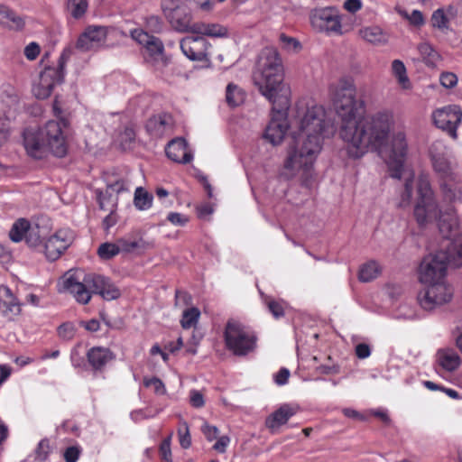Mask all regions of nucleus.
I'll use <instances>...</instances> for the list:
<instances>
[{"label": "nucleus", "mask_w": 462, "mask_h": 462, "mask_svg": "<svg viewBox=\"0 0 462 462\" xmlns=\"http://www.w3.org/2000/svg\"><path fill=\"white\" fill-rule=\"evenodd\" d=\"M333 105L339 119V136L349 158L360 159L370 152L382 155L390 176L401 180L408 154L407 135L399 129L391 133L395 120L393 111L383 109L362 116L365 102L356 98V86L341 79L332 93Z\"/></svg>", "instance_id": "nucleus-1"}, {"label": "nucleus", "mask_w": 462, "mask_h": 462, "mask_svg": "<svg viewBox=\"0 0 462 462\" xmlns=\"http://www.w3.org/2000/svg\"><path fill=\"white\" fill-rule=\"evenodd\" d=\"M418 201L414 208L417 222L422 226L436 219L440 233L446 238V251L440 250L425 256L419 267V281L422 284L446 282L448 264L455 267L462 265V237L450 241L451 233L459 226V219L452 206L445 210L439 208L434 199L429 175L420 174L417 183Z\"/></svg>", "instance_id": "nucleus-2"}, {"label": "nucleus", "mask_w": 462, "mask_h": 462, "mask_svg": "<svg viewBox=\"0 0 462 462\" xmlns=\"http://www.w3.org/2000/svg\"><path fill=\"white\" fill-rule=\"evenodd\" d=\"M293 127L294 143L288 150L280 176L290 180L301 174L307 184L322 150L323 140L333 136L336 128L326 108L314 102L305 107L297 105Z\"/></svg>", "instance_id": "nucleus-3"}, {"label": "nucleus", "mask_w": 462, "mask_h": 462, "mask_svg": "<svg viewBox=\"0 0 462 462\" xmlns=\"http://www.w3.org/2000/svg\"><path fill=\"white\" fill-rule=\"evenodd\" d=\"M253 80L260 93L273 104L272 117L263 136L272 144H280L289 129L286 111L291 103V89L283 83V68L275 49L264 48L260 52Z\"/></svg>", "instance_id": "nucleus-4"}, {"label": "nucleus", "mask_w": 462, "mask_h": 462, "mask_svg": "<svg viewBox=\"0 0 462 462\" xmlns=\"http://www.w3.org/2000/svg\"><path fill=\"white\" fill-rule=\"evenodd\" d=\"M62 291L70 293L80 304H87L91 294H98L106 300H116L121 296L119 288L101 274L88 273L82 280L77 273L68 272L61 281Z\"/></svg>", "instance_id": "nucleus-5"}, {"label": "nucleus", "mask_w": 462, "mask_h": 462, "mask_svg": "<svg viewBox=\"0 0 462 462\" xmlns=\"http://www.w3.org/2000/svg\"><path fill=\"white\" fill-rule=\"evenodd\" d=\"M224 337L226 348L236 356H248L257 347L255 332L236 319L226 323Z\"/></svg>", "instance_id": "nucleus-6"}, {"label": "nucleus", "mask_w": 462, "mask_h": 462, "mask_svg": "<svg viewBox=\"0 0 462 462\" xmlns=\"http://www.w3.org/2000/svg\"><path fill=\"white\" fill-rule=\"evenodd\" d=\"M453 297V289L447 282H433L426 284L418 293L420 306L425 310H432L446 303Z\"/></svg>", "instance_id": "nucleus-7"}, {"label": "nucleus", "mask_w": 462, "mask_h": 462, "mask_svg": "<svg viewBox=\"0 0 462 462\" xmlns=\"http://www.w3.org/2000/svg\"><path fill=\"white\" fill-rule=\"evenodd\" d=\"M162 7L166 18L179 32H199L200 26L192 23L189 8L179 4L177 0H162Z\"/></svg>", "instance_id": "nucleus-8"}, {"label": "nucleus", "mask_w": 462, "mask_h": 462, "mask_svg": "<svg viewBox=\"0 0 462 462\" xmlns=\"http://www.w3.org/2000/svg\"><path fill=\"white\" fill-rule=\"evenodd\" d=\"M65 63L64 55H61L57 66L47 67L40 73L39 81L32 88L33 94L37 98L44 99L49 97L53 88L62 83Z\"/></svg>", "instance_id": "nucleus-9"}, {"label": "nucleus", "mask_w": 462, "mask_h": 462, "mask_svg": "<svg viewBox=\"0 0 462 462\" xmlns=\"http://www.w3.org/2000/svg\"><path fill=\"white\" fill-rule=\"evenodd\" d=\"M44 230L39 225H31L24 218L16 220L10 232L9 236L13 242H20L23 239L30 247L43 249Z\"/></svg>", "instance_id": "nucleus-10"}, {"label": "nucleus", "mask_w": 462, "mask_h": 462, "mask_svg": "<svg viewBox=\"0 0 462 462\" xmlns=\"http://www.w3.org/2000/svg\"><path fill=\"white\" fill-rule=\"evenodd\" d=\"M434 125L457 139V129L462 120V110L457 105H449L435 110L432 114Z\"/></svg>", "instance_id": "nucleus-11"}, {"label": "nucleus", "mask_w": 462, "mask_h": 462, "mask_svg": "<svg viewBox=\"0 0 462 462\" xmlns=\"http://www.w3.org/2000/svg\"><path fill=\"white\" fill-rule=\"evenodd\" d=\"M310 23L319 31L342 34L341 15L334 7L314 10L310 14Z\"/></svg>", "instance_id": "nucleus-12"}, {"label": "nucleus", "mask_w": 462, "mask_h": 462, "mask_svg": "<svg viewBox=\"0 0 462 462\" xmlns=\"http://www.w3.org/2000/svg\"><path fill=\"white\" fill-rule=\"evenodd\" d=\"M45 141L48 149L57 157H63L67 153L65 136L62 133L61 124L51 120L39 130Z\"/></svg>", "instance_id": "nucleus-13"}, {"label": "nucleus", "mask_w": 462, "mask_h": 462, "mask_svg": "<svg viewBox=\"0 0 462 462\" xmlns=\"http://www.w3.org/2000/svg\"><path fill=\"white\" fill-rule=\"evenodd\" d=\"M429 152L433 169L439 177L444 181L446 180H455V174L448 158V149L445 143L439 140L433 142L430 146Z\"/></svg>", "instance_id": "nucleus-14"}, {"label": "nucleus", "mask_w": 462, "mask_h": 462, "mask_svg": "<svg viewBox=\"0 0 462 462\" xmlns=\"http://www.w3.org/2000/svg\"><path fill=\"white\" fill-rule=\"evenodd\" d=\"M73 232L69 228H61L50 236L43 243V252L51 261L58 259L72 244Z\"/></svg>", "instance_id": "nucleus-15"}, {"label": "nucleus", "mask_w": 462, "mask_h": 462, "mask_svg": "<svg viewBox=\"0 0 462 462\" xmlns=\"http://www.w3.org/2000/svg\"><path fill=\"white\" fill-rule=\"evenodd\" d=\"M107 31L104 26L91 25L79 37L76 47L82 51H93L102 46Z\"/></svg>", "instance_id": "nucleus-16"}, {"label": "nucleus", "mask_w": 462, "mask_h": 462, "mask_svg": "<svg viewBox=\"0 0 462 462\" xmlns=\"http://www.w3.org/2000/svg\"><path fill=\"white\" fill-rule=\"evenodd\" d=\"M118 243H120L122 253L136 254H143L155 245L153 241L145 240L139 230L118 238Z\"/></svg>", "instance_id": "nucleus-17"}, {"label": "nucleus", "mask_w": 462, "mask_h": 462, "mask_svg": "<svg viewBox=\"0 0 462 462\" xmlns=\"http://www.w3.org/2000/svg\"><path fill=\"white\" fill-rule=\"evenodd\" d=\"M174 119L171 114L161 113L150 117L146 123V131L153 138H162L173 132Z\"/></svg>", "instance_id": "nucleus-18"}, {"label": "nucleus", "mask_w": 462, "mask_h": 462, "mask_svg": "<svg viewBox=\"0 0 462 462\" xmlns=\"http://www.w3.org/2000/svg\"><path fill=\"white\" fill-rule=\"evenodd\" d=\"M131 37L144 47L151 58L157 59L162 55L164 46L159 38L150 35L145 31L139 28L131 31Z\"/></svg>", "instance_id": "nucleus-19"}, {"label": "nucleus", "mask_w": 462, "mask_h": 462, "mask_svg": "<svg viewBox=\"0 0 462 462\" xmlns=\"http://www.w3.org/2000/svg\"><path fill=\"white\" fill-rule=\"evenodd\" d=\"M23 145L27 153L35 159L42 158L50 151L39 130H24Z\"/></svg>", "instance_id": "nucleus-20"}, {"label": "nucleus", "mask_w": 462, "mask_h": 462, "mask_svg": "<svg viewBox=\"0 0 462 462\" xmlns=\"http://www.w3.org/2000/svg\"><path fill=\"white\" fill-rule=\"evenodd\" d=\"M167 157L179 163H189L193 159V154L188 149L187 143L183 138L171 140L165 148Z\"/></svg>", "instance_id": "nucleus-21"}, {"label": "nucleus", "mask_w": 462, "mask_h": 462, "mask_svg": "<svg viewBox=\"0 0 462 462\" xmlns=\"http://www.w3.org/2000/svg\"><path fill=\"white\" fill-rule=\"evenodd\" d=\"M300 411L297 404L284 403L266 419V426L276 430Z\"/></svg>", "instance_id": "nucleus-22"}, {"label": "nucleus", "mask_w": 462, "mask_h": 462, "mask_svg": "<svg viewBox=\"0 0 462 462\" xmlns=\"http://www.w3.org/2000/svg\"><path fill=\"white\" fill-rule=\"evenodd\" d=\"M22 303L7 286H0V309L9 319L17 317L22 312Z\"/></svg>", "instance_id": "nucleus-23"}, {"label": "nucleus", "mask_w": 462, "mask_h": 462, "mask_svg": "<svg viewBox=\"0 0 462 462\" xmlns=\"http://www.w3.org/2000/svg\"><path fill=\"white\" fill-rule=\"evenodd\" d=\"M183 38L180 42V50L182 53L190 60H202V35L200 29L199 32H194Z\"/></svg>", "instance_id": "nucleus-24"}, {"label": "nucleus", "mask_w": 462, "mask_h": 462, "mask_svg": "<svg viewBox=\"0 0 462 462\" xmlns=\"http://www.w3.org/2000/svg\"><path fill=\"white\" fill-rule=\"evenodd\" d=\"M115 357L109 348L103 346L91 347L87 353L88 362L95 371H102Z\"/></svg>", "instance_id": "nucleus-25"}, {"label": "nucleus", "mask_w": 462, "mask_h": 462, "mask_svg": "<svg viewBox=\"0 0 462 462\" xmlns=\"http://www.w3.org/2000/svg\"><path fill=\"white\" fill-rule=\"evenodd\" d=\"M358 35L365 42L375 46H383L389 42V34L378 25L364 26L359 29Z\"/></svg>", "instance_id": "nucleus-26"}, {"label": "nucleus", "mask_w": 462, "mask_h": 462, "mask_svg": "<svg viewBox=\"0 0 462 462\" xmlns=\"http://www.w3.org/2000/svg\"><path fill=\"white\" fill-rule=\"evenodd\" d=\"M204 437L208 441H214L212 450L223 454L230 444V438L227 435H219L218 429L215 426L204 424Z\"/></svg>", "instance_id": "nucleus-27"}, {"label": "nucleus", "mask_w": 462, "mask_h": 462, "mask_svg": "<svg viewBox=\"0 0 462 462\" xmlns=\"http://www.w3.org/2000/svg\"><path fill=\"white\" fill-rule=\"evenodd\" d=\"M417 51L421 60L427 67H437L442 60L441 55L429 42H423L418 44Z\"/></svg>", "instance_id": "nucleus-28"}, {"label": "nucleus", "mask_w": 462, "mask_h": 462, "mask_svg": "<svg viewBox=\"0 0 462 462\" xmlns=\"http://www.w3.org/2000/svg\"><path fill=\"white\" fill-rule=\"evenodd\" d=\"M439 365L446 371H455L461 364L458 354L453 349H441L438 351Z\"/></svg>", "instance_id": "nucleus-29"}, {"label": "nucleus", "mask_w": 462, "mask_h": 462, "mask_svg": "<svg viewBox=\"0 0 462 462\" xmlns=\"http://www.w3.org/2000/svg\"><path fill=\"white\" fill-rule=\"evenodd\" d=\"M391 71L400 87L408 90L411 88V82L407 74V69L401 60H393L391 64Z\"/></svg>", "instance_id": "nucleus-30"}, {"label": "nucleus", "mask_w": 462, "mask_h": 462, "mask_svg": "<svg viewBox=\"0 0 462 462\" xmlns=\"http://www.w3.org/2000/svg\"><path fill=\"white\" fill-rule=\"evenodd\" d=\"M245 92L243 88L234 83H229L226 89V101L231 107H236L245 100Z\"/></svg>", "instance_id": "nucleus-31"}, {"label": "nucleus", "mask_w": 462, "mask_h": 462, "mask_svg": "<svg viewBox=\"0 0 462 462\" xmlns=\"http://www.w3.org/2000/svg\"><path fill=\"white\" fill-rule=\"evenodd\" d=\"M381 273L379 264L374 261H370L363 264L359 270V280L364 282H371Z\"/></svg>", "instance_id": "nucleus-32"}, {"label": "nucleus", "mask_w": 462, "mask_h": 462, "mask_svg": "<svg viewBox=\"0 0 462 462\" xmlns=\"http://www.w3.org/2000/svg\"><path fill=\"white\" fill-rule=\"evenodd\" d=\"M134 203L139 210H147L152 207V196L143 188L137 187L134 191Z\"/></svg>", "instance_id": "nucleus-33"}, {"label": "nucleus", "mask_w": 462, "mask_h": 462, "mask_svg": "<svg viewBox=\"0 0 462 462\" xmlns=\"http://www.w3.org/2000/svg\"><path fill=\"white\" fill-rule=\"evenodd\" d=\"M440 189L444 200L462 203V189L448 185L446 181L440 183Z\"/></svg>", "instance_id": "nucleus-34"}, {"label": "nucleus", "mask_w": 462, "mask_h": 462, "mask_svg": "<svg viewBox=\"0 0 462 462\" xmlns=\"http://www.w3.org/2000/svg\"><path fill=\"white\" fill-rule=\"evenodd\" d=\"M122 253L120 243H118V239L116 243H104L101 244L97 249V254L101 259L108 260L118 254Z\"/></svg>", "instance_id": "nucleus-35"}, {"label": "nucleus", "mask_w": 462, "mask_h": 462, "mask_svg": "<svg viewBox=\"0 0 462 462\" xmlns=\"http://www.w3.org/2000/svg\"><path fill=\"white\" fill-rule=\"evenodd\" d=\"M200 311L198 308H187L182 312V318L180 319L181 327L185 329L194 327L198 323Z\"/></svg>", "instance_id": "nucleus-36"}, {"label": "nucleus", "mask_w": 462, "mask_h": 462, "mask_svg": "<svg viewBox=\"0 0 462 462\" xmlns=\"http://www.w3.org/2000/svg\"><path fill=\"white\" fill-rule=\"evenodd\" d=\"M430 22L432 27L437 28L441 32H445L449 29V19L442 8H439L432 13Z\"/></svg>", "instance_id": "nucleus-37"}, {"label": "nucleus", "mask_w": 462, "mask_h": 462, "mask_svg": "<svg viewBox=\"0 0 462 462\" xmlns=\"http://www.w3.org/2000/svg\"><path fill=\"white\" fill-rule=\"evenodd\" d=\"M88 6L87 0H68V11L75 19L81 18L86 14Z\"/></svg>", "instance_id": "nucleus-38"}, {"label": "nucleus", "mask_w": 462, "mask_h": 462, "mask_svg": "<svg viewBox=\"0 0 462 462\" xmlns=\"http://www.w3.org/2000/svg\"><path fill=\"white\" fill-rule=\"evenodd\" d=\"M178 418L180 420L178 428L180 444L183 448H188L191 445V438L189 426L188 423L182 420L180 415H178Z\"/></svg>", "instance_id": "nucleus-39"}, {"label": "nucleus", "mask_w": 462, "mask_h": 462, "mask_svg": "<svg viewBox=\"0 0 462 462\" xmlns=\"http://www.w3.org/2000/svg\"><path fill=\"white\" fill-rule=\"evenodd\" d=\"M227 28L219 23L204 24V36L214 38H225L227 37Z\"/></svg>", "instance_id": "nucleus-40"}, {"label": "nucleus", "mask_w": 462, "mask_h": 462, "mask_svg": "<svg viewBox=\"0 0 462 462\" xmlns=\"http://www.w3.org/2000/svg\"><path fill=\"white\" fill-rule=\"evenodd\" d=\"M24 25V18L11 9L6 18V23H4L3 27L8 28L9 30L20 31Z\"/></svg>", "instance_id": "nucleus-41"}, {"label": "nucleus", "mask_w": 462, "mask_h": 462, "mask_svg": "<svg viewBox=\"0 0 462 462\" xmlns=\"http://www.w3.org/2000/svg\"><path fill=\"white\" fill-rule=\"evenodd\" d=\"M413 179H414V173L410 172L409 176L405 180L404 191L402 194V199L399 204L400 207H406L411 202V199L412 197V190H413Z\"/></svg>", "instance_id": "nucleus-42"}, {"label": "nucleus", "mask_w": 462, "mask_h": 462, "mask_svg": "<svg viewBox=\"0 0 462 462\" xmlns=\"http://www.w3.org/2000/svg\"><path fill=\"white\" fill-rule=\"evenodd\" d=\"M50 453H51L50 441L47 439H43L39 442V444L34 451V460L37 462H43V461L47 460Z\"/></svg>", "instance_id": "nucleus-43"}, {"label": "nucleus", "mask_w": 462, "mask_h": 462, "mask_svg": "<svg viewBox=\"0 0 462 462\" xmlns=\"http://www.w3.org/2000/svg\"><path fill=\"white\" fill-rule=\"evenodd\" d=\"M280 42L282 48L287 51L298 52L301 49V43L296 38L287 36L284 33L280 35Z\"/></svg>", "instance_id": "nucleus-44"}, {"label": "nucleus", "mask_w": 462, "mask_h": 462, "mask_svg": "<svg viewBox=\"0 0 462 462\" xmlns=\"http://www.w3.org/2000/svg\"><path fill=\"white\" fill-rule=\"evenodd\" d=\"M204 193H206L209 199H214V201H212L208 204L204 203L203 210H204V217H205L206 215H211L215 211V207L217 206V203H216L217 199L214 198L213 188L211 187L210 184H208L205 178H204Z\"/></svg>", "instance_id": "nucleus-45"}, {"label": "nucleus", "mask_w": 462, "mask_h": 462, "mask_svg": "<svg viewBox=\"0 0 462 462\" xmlns=\"http://www.w3.org/2000/svg\"><path fill=\"white\" fill-rule=\"evenodd\" d=\"M143 384L145 387L152 388L156 394L163 395L166 393V388L162 381L157 377L144 378Z\"/></svg>", "instance_id": "nucleus-46"}, {"label": "nucleus", "mask_w": 462, "mask_h": 462, "mask_svg": "<svg viewBox=\"0 0 462 462\" xmlns=\"http://www.w3.org/2000/svg\"><path fill=\"white\" fill-rule=\"evenodd\" d=\"M457 76L453 72H442L439 76V82L445 88H453L457 84Z\"/></svg>", "instance_id": "nucleus-47"}, {"label": "nucleus", "mask_w": 462, "mask_h": 462, "mask_svg": "<svg viewBox=\"0 0 462 462\" xmlns=\"http://www.w3.org/2000/svg\"><path fill=\"white\" fill-rule=\"evenodd\" d=\"M76 332L75 326L72 323H63L58 328V334L64 339H71Z\"/></svg>", "instance_id": "nucleus-48"}, {"label": "nucleus", "mask_w": 462, "mask_h": 462, "mask_svg": "<svg viewBox=\"0 0 462 462\" xmlns=\"http://www.w3.org/2000/svg\"><path fill=\"white\" fill-rule=\"evenodd\" d=\"M270 312L274 318L278 319L284 315L285 303L283 301L270 300L267 303Z\"/></svg>", "instance_id": "nucleus-49"}, {"label": "nucleus", "mask_w": 462, "mask_h": 462, "mask_svg": "<svg viewBox=\"0 0 462 462\" xmlns=\"http://www.w3.org/2000/svg\"><path fill=\"white\" fill-rule=\"evenodd\" d=\"M167 219L174 226H183L189 222V217L178 212H171L167 216Z\"/></svg>", "instance_id": "nucleus-50"}, {"label": "nucleus", "mask_w": 462, "mask_h": 462, "mask_svg": "<svg viewBox=\"0 0 462 462\" xmlns=\"http://www.w3.org/2000/svg\"><path fill=\"white\" fill-rule=\"evenodd\" d=\"M160 454L164 462H172L170 439H166L162 442Z\"/></svg>", "instance_id": "nucleus-51"}, {"label": "nucleus", "mask_w": 462, "mask_h": 462, "mask_svg": "<svg viewBox=\"0 0 462 462\" xmlns=\"http://www.w3.org/2000/svg\"><path fill=\"white\" fill-rule=\"evenodd\" d=\"M80 455V448L79 447H69L65 449L63 457L66 462H76Z\"/></svg>", "instance_id": "nucleus-52"}, {"label": "nucleus", "mask_w": 462, "mask_h": 462, "mask_svg": "<svg viewBox=\"0 0 462 462\" xmlns=\"http://www.w3.org/2000/svg\"><path fill=\"white\" fill-rule=\"evenodd\" d=\"M40 53V46L36 42L29 43L24 49V55L29 60H33Z\"/></svg>", "instance_id": "nucleus-53"}, {"label": "nucleus", "mask_w": 462, "mask_h": 462, "mask_svg": "<svg viewBox=\"0 0 462 462\" xmlns=\"http://www.w3.org/2000/svg\"><path fill=\"white\" fill-rule=\"evenodd\" d=\"M147 27L154 32H160L162 29V23L158 16H150L146 20Z\"/></svg>", "instance_id": "nucleus-54"}, {"label": "nucleus", "mask_w": 462, "mask_h": 462, "mask_svg": "<svg viewBox=\"0 0 462 462\" xmlns=\"http://www.w3.org/2000/svg\"><path fill=\"white\" fill-rule=\"evenodd\" d=\"M356 355L360 359H365L370 356L371 349L367 344L360 343L356 346Z\"/></svg>", "instance_id": "nucleus-55"}, {"label": "nucleus", "mask_w": 462, "mask_h": 462, "mask_svg": "<svg viewBox=\"0 0 462 462\" xmlns=\"http://www.w3.org/2000/svg\"><path fill=\"white\" fill-rule=\"evenodd\" d=\"M290 376V371L287 368H281L274 376V382L278 385H284L287 383Z\"/></svg>", "instance_id": "nucleus-56"}, {"label": "nucleus", "mask_w": 462, "mask_h": 462, "mask_svg": "<svg viewBox=\"0 0 462 462\" xmlns=\"http://www.w3.org/2000/svg\"><path fill=\"white\" fill-rule=\"evenodd\" d=\"M110 189L116 193H120L123 191L129 190V181L122 179L115 181L114 183L109 185Z\"/></svg>", "instance_id": "nucleus-57"}, {"label": "nucleus", "mask_w": 462, "mask_h": 462, "mask_svg": "<svg viewBox=\"0 0 462 462\" xmlns=\"http://www.w3.org/2000/svg\"><path fill=\"white\" fill-rule=\"evenodd\" d=\"M344 8L351 14H355L361 10L362 2L361 0H346L344 3Z\"/></svg>", "instance_id": "nucleus-58"}, {"label": "nucleus", "mask_w": 462, "mask_h": 462, "mask_svg": "<svg viewBox=\"0 0 462 462\" xmlns=\"http://www.w3.org/2000/svg\"><path fill=\"white\" fill-rule=\"evenodd\" d=\"M408 21L415 26H421L424 23V17L420 11L413 10L411 14H410Z\"/></svg>", "instance_id": "nucleus-59"}, {"label": "nucleus", "mask_w": 462, "mask_h": 462, "mask_svg": "<svg viewBox=\"0 0 462 462\" xmlns=\"http://www.w3.org/2000/svg\"><path fill=\"white\" fill-rule=\"evenodd\" d=\"M116 222V215L115 214L114 210H111L110 213L103 220L104 228L108 230L110 227L114 226Z\"/></svg>", "instance_id": "nucleus-60"}, {"label": "nucleus", "mask_w": 462, "mask_h": 462, "mask_svg": "<svg viewBox=\"0 0 462 462\" xmlns=\"http://www.w3.org/2000/svg\"><path fill=\"white\" fill-rule=\"evenodd\" d=\"M190 402L192 406L199 408L202 406V394L199 391L190 392Z\"/></svg>", "instance_id": "nucleus-61"}, {"label": "nucleus", "mask_w": 462, "mask_h": 462, "mask_svg": "<svg viewBox=\"0 0 462 462\" xmlns=\"http://www.w3.org/2000/svg\"><path fill=\"white\" fill-rule=\"evenodd\" d=\"M343 413L346 417L356 419V420H363V416L356 410L346 408L343 410Z\"/></svg>", "instance_id": "nucleus-62"}, {"label": "nucleus", "mask_w": 462, "mask_h": 462, "mask_svg": "<svg viewBox=\"0 0 462 462\" xmlns=\"http://www.w3.org/2000/svg\"><path fill=\"white\" fill-rule=\"evenodd\" d=\"M11 9L4 5H0V25L3 26L4 23H6V18L9 14Z\"/></svg>", "instance_id": "nucleus-63"}, {"label": "nucleus", "mask_w": 462, "mask_h": 462, "mask_svg": "<svg viewBox=\"0 0 462 462\" xmlns=\"http://www.w3.org/2000/svg\"><path fill=\"white\" fill-rule=\"evenodd\" d=\"M99 322L96 319H91L88 322H86L85 324V328L87 330H89V331H92V332H96L99 329Z\"/></svg>", "instance_id": "nucleus-64"}]
</instances>
